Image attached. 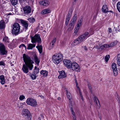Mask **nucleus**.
<instances>
[{
  "label": "nucleus",
  "instance_id": "1",
  "mask_svg": "<svg viewBox=\"0 0 120 120\" xmlns=\"http://www.w3.org/2000/svg\"><path fill=\"white\" fill-rule=\"evenodd\" d=\"M23 57L25 64L23 65L22 69L24 73H27L29 72L28 68L30 70H32L33 67V64L34 63L29 56L25 54H23Z\"/></svg>",
  "mask_w": 120,
  "mask_h": 120
},
{
  "label": "nucleus",
  "instance_id": "2",
  "mask_svg": "<svg viewBox=\"0 0 120 120\" xmlns=\"http://www.w3.org/2000/svg\"><path fill=\"white\" fill-rule=\"evenodd\" d=\"M52 58L54 63L55 64H58L62 60L63 56L62 54L59 53L53 55Z\"/></svg>",
  "mask_w": 120,
  "mask_h": 120
},
{
  "label": "nucleus",
  "instance_id": "3",
  "mask_svg": "<svg viewBox=\"0 0 120 120\" xmlns=\"http://www.w3.org/2000/svg\"><path fill=\"white\" fill-rule=\"evenodd\" d=\"M20 27L19 24L17 23H15L13 25L12 33L15 35H17L19 34Z\"/></svg>",
  "mask_w": 120,
  "mask_h": 120
},
{
  "label": "nucleus",
  "instance_id": "4",
  "mask_svg": "<svg viewBox=\"0 0 120 120\" xmlns=\"http://www.w3.org/2000/svg\"><path fill=\"white\" fill-rule=\"evenodd\" d=\"M22 114L25 118H27L29 120H31V115L30 111L27 109H23L22 111Z\"/></svg>",
  "mask_w": 120,
  "mask_h": 120
},
{
  "label": "nucleus",
  "instance_id": "5",
  "mask_svg": "<svg viewBox=\"0 0 120 120\" xmlns=\"http://www.w3.org/2000/svg\"><path fill=\"white\" fill-rule=\"evenodd\" d=\"M31 42L33 43L34 44L36 42L40 43L41 42V39L39 34H36L34 37L31 36Z\"/></svg>",
  "mask_w": 120,
  "mask_h": 120
},
{
  "label": "nucleus",
  "instance_id": "6",
  "mask_svg": "<svg viewBox=\"0 0 120 120\" xmlns=\"http://www.w3.org/2000/svg\"><path fill=\"white\" fill-rule=\"evenodd\" d=\"M26 103L27 104L33 106H35L37 105L36 101L32 98H28L26 100Z\"/></svg>",
  "mask_w": 120,
  "mask_h": 120
},
{
  "label": "nucleus",
  "instance_id": "7",
  "mask_svg": "<svg viewBox=\"0 0 120 120\" xmlns=\"http://www.w3.org/2000/svg\"><path fill=\"white\" fill-rule=\"evenodd\" d=\"M7 51L6 50L4 44L0 43V54L6 55L7 54Z\"/></svg>",
  "mask_w": 120,
  "mask_h": 120
},
{
  "label": "nucleus",
  "instance_id": "8",
  "mask_svg": "<svg viewBox=\"0 0 120 120\" xmlns=\"http://www.w3.org/2000/svg\"><path fill=\"white\" fill-rule=\"evenodd\" d=\"M71 68L73 71H77L80 69L79 65L76 63H73L71 64Z\"/></svg>",
  "mask_w": 120,
  "mask_h": 120
},
{
  "label": "nucleus",
  "instance_id": "9",
  "mask_svg": "<svg viewBox=\"0 0 120 120\" xmlns=\"http://www.w3.org/2000/svg\"><path fill=\"white\" fill-rule=\"evenodd\" d=\"M112 69L113 72L115 76L117 75L118 71L116 64L113 63L112 65Z\"/></svg>",
  "mask_w": 120,
  "mask_h": 120
},
{
  "label": "nucleus",
  "instance_id": "10",
  "mask_svg": "<svg viewBox=\"0 0 120 120\" xmlns=\"http://www.w3.org/2000/svg\"><path fill=\"white\" fill-rule=\"evenodd\" d=\"M63 62L65 66L67 67L68 68H71L72 63L70 61L66 59L63 61Z\"/></svg>",
  "mask_w": 120,
  "mask_h": 120
},
{
  "label": "nucleus",
  "instance_id": "11",
  "mask_svg": "<svg viewBox=\"0 0 120 120\" xmlns=\"http://www.w3.org/2000/svg\"><path fill=\"white\" fill-rule=\"evenodd\" d=\"M83 40L80 36L74 41L73 44L75 45H76L81 43Z\"/></svg>",
  "mask_w": 120,
  "mask_h": 120
},
{
  "label": "nucleus",
  "instance_id": "12",
  "mask_svg": "<svg viewBox=\"0 0 120 120\" xmlns=\"http://www.w3.org/2000/svg\"><path fill=\"white\" fill-rule=\"evenodd\" d=\"M20 22L22 24V25L24 28L26 30H27L28 29V24L27 21L21 19L20 20Z\"/></svg>",
  "mask_w": 120,
  "mask_h": 120
},
{
  "label": "nucleus",
  "instance_id": "13",
  "mask_svg": "<svg viewBox=\"0 0 120 120\" xmlns=\"http://www.w3.org/2000/svg\"><path fill=\"white\" fill-rule=\"evenodd\" d=\"M23 10L25 13L28 14L30 12L31 8L30 6H26L23 8Z\"/></svg>",
  "mask_w": 120,
  "mask_h": 120
},
{
  "label": "nucleus",
  "instance_id": "14",
  "mask_svg": "<svg viewBox=\"0 0 120 120\" xmlns=\"http://www.w3.org/2000/svg\"><path fill=\"white\" fill-rule=\"evenodd\" d=\"M56 41V38H54L51 41L50 44V46L49 47L48 49L50 50L52 49L54 46L55 44Z\"/></svg>",
  "mask_w": 120,
  "mask_h": 120
},
{
  "label": "nucleus",
  "instance_id": "15",
  "mask_svg": "<svg viewBox=\"0 0 120 120\" xmlns=\"http://www.w3.org/2000/svg\"><path fill=\"white\" fill-rule=\"evenodd\" d=\"M94 101L96 103V107L97 109H99L100 107V105L99 100L97 97L94 96Z\"/></svg>",
  "mask_w": 120,
  "mask_h": 120
},
{
  "label": "nucleus",
  "instance_id": "16",
  "mask_svg": "<svg viewBox=\"0 0 120 120\" xmlns=\"http://www.w3.org/2000/svg\"><path fill=\"white\" fill-rule=\"evenodd\" d=\"M77 19V14H75L74 15L72 19L71 20L70 22V23L69 24L70 25H71L74 26L76 20Z\"/></svg>",
  "mask_w": 120,
  "mask_h": 120
},
{
  "label": "nucleus",
  "instance_id": "17",
  "mask_svg": "<svg viewBox=\"0 0 120 120\" xmlns=\"http://www.w3.org/2000/svg\"><path fill=\"white\" fill-rule=\"evenodd\" d=\"M49 3V1L47 0L41 1L39 2V4L41 5L45 6H48Z\"/></svg>",
  "mask_w": 120,
  "mask_h": 120
},
{
  "label": "nucleus",
  "instance_id": "18",
  "mask_svg": "<svg viewBox=\"0 0 120 120\" xmlns=\"http://www.w3.org/2000/svg\"><path fill=\"white\" fill-rule=\"evenodd\" d=\"M60 75L58 76V78L59 79L64 78L67 76L66 75V74L64 71H60Z\"/></svg>",
  "mask_w": 120,
  "mask_h": 120
},
{
  "label": "nucleus",
  "instance_id": "19",
  "mask_svg": "<svg viewBox=\"0 0 120 120\" xmlns=\"http://www.w3.org/2000/svg\"><path fill=\"white\" fill-rule=\"evenodd\" d=\"M90 35L89 34V33L88 32H86L80 36L81 38L84 40L86 38L89 37Z\"/></svg>",
  "mask_w": 120,
  "mask_h": 120
},
{
  "label": "nucleus",
  "instance_id": "20",
  "mask_svg": "<svg viewBox=\"0 0 120 120\" xmlns=\"http://www.w3.org/2000/svg\"><path fill=\"white\" fill-rule=\"evenodd\" d=\"M40 74L42 75L43 77H45L47 76L48 72L46 70H42L40 71Z\"/></svg>",
  "mask_w": 120,
  "mask_h": 120
},
{
  "label": "nucleus",
  "instance_id": "21",
  "mask_svg": "<svg viewBox=\"0 0 120 120\" xmlns=\"http://www.w3.org/2000/svg\"><path fill=\"white\" fill-rule=\"evenodd\" d=\"M0 83L2 84L3 85L5 83V80L4 75H1L0 76Z\"/></svg>",
  "mask_w": 120,
  "mask_h": 120
},
{
  "label": "nucleus",
  "instance_id": "22",
  "mask_svg": "<svg viewBox=\"0 0 120 120\" xmlns=\"http://www.w3.org/2000/svg\"><path fill=\"white\" fill-rule=\"evenodd\" d=\"M51 11L49 9H46L42 10L41 12L42 14H45L50 13Z\"/></svg>",
  "mask_w": 120,
  "mask_h": 120
},
{
  "label": "nucleus",
  "instance_id": "23",
  "mask_svg": "<svg viewBox=\"0 0 120 120\" xmlns=\"http://www.w3.org/2000/svg\"><path fill=\"white\" fill-rule=\"evenodd\" d=\"M116 42L114 41L111 43L109 44H105V48L108 47H112L114 46L116 44Z\"/></svg>",
  "mask_w": 120,
  "mask_h": 120
},
{
  "label": "nucleus",
  "instance_id": "24",
  "mask_svg": "<svg viewBox=\"0 0 120 120\" xmlns=\"http://www.w3.org/2000/svg\"><path fill=\"white\" fill-rule=\"evenodd\" d=\"M35 46V44H29L28 46L27 49H32Z\"/></svg>",
  "mask_w": 120,
  "mask_h": 120
},
{
  "label": "nucleus",
  "instance_id": "25",
  "mask_svg": "<svg viewBox=\"0 0 120 120\" xmlns=\"http://www.w3.org/2000/svg\"><path fill=\"white\" fill-rule=\"evenodd\" d=\"M5 28L4 22L2 20L0 21V29H3Z\"/></svg>",
  "mask_w": 120,
  "mask_h": 120
},
{
  "label": "nucleus",
  "instance_id": "26",
  "mask_svg": "<svg viewBox=\"0 0 120 120\" xmlns=\"http://www.w3.org/2000/svg\"><path fill=\"white\" fill-rule=\"evenodd\" d=\"M116 60L117 64L120 66V53L117 55Z\"/></svg>",
  "mask_w": 120,
  "mask_h": 120
},
{
  "label": "nucleus",
  "instance_id": "27",
  "mask_svg": "<svg viewBox=\"0 0 120 120\" xmlns=\"http://www.w3.org/2000/svg\"><path fill=\"white\" fill-rule=\"evenodd\" d=\"M36 47L37 48L39 51V52L40 54L42 53V47L41 45H40L38 46H37Z\"/></svg>",
  "mask_w": 120,
  "mask_h": 120
},
{
  "label": "nucleus",
  "instance_id": "28",
  "mask_svg": "<svg viewBox=\"0 0 120 120\" xmlns=\"http://www.w3.org/2000/svg\"><path fill=\"white\" fill-rule=\"evenodd\" d=\"M34 57L35 63L38 65L40 62V60L38 59V57L36 55H34Z\"/></svg>",
  "mask_w": 120,
  "mask_h": 120
},
{
  "label": "nucleus",
  "instance_id": "29",
  "mask_svg": "<svg viewBox=\"0 0 120 120\" xmlns=\"http://www.w3.org/2000/svg\"><path fill=\"white\" fill-rule=\"evenodd\" d=\"M66 94L67 97L69 100H70L71 98V94L70 93L68 92V90H66Z\"/></svg>",
  "mask_w": 120,
  "mask_h": 120
},
{
  "label": "nucleus",
  "instance_id": "30",
  "mask_svg": "<svg viewBox=\"0 0 120 120\" xmlns=\"http://www.w3.org/2000/svg\"><path fill=\"white\" fill-rule=\"evenodd\" d=\"M72 14V12L71 11H69L68 12V13L67 15L66 19H68L69 20L70 19V18Z\"/></svg>",
  "mask_w": 120,
  "mask_h": 120
},
{
  "label": "nucleus",
  "instance_id": "31",
  "mask_svg": "<svg viewBox=\"0 0 120 120\" xmlns=\"http://www.w3.org/2000/svg\"><path fill=\"white\" fill-rule=\"evenodd\" d=\"M12 4L13 5H16L18 2L17 0H10Z\"/></svg>",
  "mask_w": 120,
  "mask_h": 120
},
{
  "label": "nucleus",
  "instance_id": "32",
  "mask_svg": "<svg viewBox=\"0 0 120 120\" xmlns=\"http://www.w3.org/2000/svg\"><path fill=\"white\" fill-rule=\"evenodd\" d=\"M89 34H90V35H91L94 34V31L92 28H90L89 30Z\"/></svg>",
  "mask_w": 120,
  "mask_h": 120
},
{
  "label": "nucleus",
  "instance_id": "33",
  "mask_svg": "<svg viewBox=\"0 0 120 120\" xmlns=\"http://www.w3.org/2000/svg\"><path fill=\"white\" fill-rule=\"evenodd\" d=\"M28 19L30 22L32 23H33L35 21V19L32 18H29Z\"/></svg>",
  "mask_w": 120,
  "mask_h": 120
},
{
  "label": "nucleus",
  "instance_id": "34",
  "mask_svg": "<svg viewBox=\"0 0 120 120\" xmlns=\"http://www.w3.org/2000/svg\"><path fill=\"white\" fill-rule=\"evenodd\" d=\"M9 39L8 37H6L3 38V40L4 41L8 43H9Z\"/></svg>",
  "mask_w": 120,
  "mask_h": 120
},
{
  "label": "nucleus",
  "instance_id": "35",
  "mask_svg": "<svg viewBox=\"0 0 120 120\" xmlns=\"http://www.w3.org/2000/svg\"><path fill=\"white\" fill-rule=\"evenodd\" d=\"M33 73L34 74H32L31 75V77L32 79L34 80L36 78L37 76L36 74H34V73Z\"/></svg>",
  "mask_w": 120,
  "mask_h": 120
},
{
  "label": "nucleus",
  "instance_id": "36",
  "mask_svg": "<svg viewBox=\"0 0 120 120\" xmlns=\"http://www.w3.org/2000/svg\"><path fill=\"white\" fill-rule=\"evenodd\" d=\"M117 9L118 11L120 12V2L118 3L117 4Z\"/></svg>",
  "mask_w": 120,
  "mask_h": 120
},
{
  "label": "nucleus",
  "instance_id": "37",
  "mask_svg": "<svg viewBox=\"0 0 120 120\" xmlns=\"http://www.w3.org/2000/svg\"><path fill=\"white\" fill-rule=\"evenodd\" d=\"M69 27L68 29V30L69 31L73 29L74 26H72L71 25H70L69 24Z\"/></svg>",
  "mask_w": 120,
  "mask_h": 120
},
{
  "label": "nucleus",
  "instance_id": "38",
  "mask_svg": "<svg viewBox=\"0 0 120 120\" xmlns=\"http://www.w3.org/2000/svg\"><path fill=\"white\" fill-rule=\"evenodd\" d=\"M110 55H107L105 56V62H107L110 58Z\"/></svg>",
  "mask_w": 120,
  "mask_h": 120
},
{
  "label": "nucleus",
  "instance_id": "39",
  "mask_svg": "<svg viewBox=\"0 0 120 120\" xmlns=\"http://www.w3.org/2000/svg\"><path fill=\"white\" fill-rule=\"evenodd\" d=\"M39 68H38L35 71H34V74H35L36 75L37 74H38V73H39Z\"/></svg>",
  "mask_w": 120,
  "mask_h": 120
},
{
  "label": "nucleus",
  "instance_id": "40",
  "mask_svg": "<svg viewBox=\"0 0 120 120\" xmlns=\"http://www.w3.org/2000/svg\"><path fill=\"white\" fill-rule=\"evenodd\" d=\"M120 26L119 25H118V26L117 28L114 27V28L115 29V30L116 31H119L120 30Z\"/></svg>",
  "mask_w": 120,
  "mask_h": 120
},
{
  "label": "nucleus",
  "instance_id": "41",
  "mask_svg": "<svg viewBox=\"0 0 120 120\" xmlns=\"http://www.w3.org/2000/svg\"><path fill=\"white\" fill-rule=\"evenodd\" d=\"M25 98V97L23 95H22L20 96L19 97V100L21 101L23 99H24Z\"/></svg>",
  "mask_w": 120,
  "mask_h": 120
},
{
  "label": "nucleus",
  "instance_id": "42",
  "mask_svg": "<svg viewBox=\"0 0 120 120\" xmlns=\"http://www.w3.org/2000/svg\"><path fill=\"white\" fill-rule=\"evenodd\" d=\"M88 88L89 89L91 93H92V88L90 84H88Z\"/></svg>",
  "mask_w": 120,
  "mask_h": 120
},
{
  "label": "nucleus",
  "instance_id": "43",
  "mask_svg": "<svg viewBox=\"0 0 120 120\" xmlns=\"http://www.w3.org/2000/svg\"><path fill=\"white\" fill-rule=\"evenodd\" d=\"M102 11L103 12L105 13V7L104 5L103 6L102 8Z\"/></svg>",
  "mask_w": 120,
  "mask_h": 120
},
{
  "label": "nucleus",
  "instance_id": "44",
  "mask_svg": "<svg viewBox=\"0 0 120 120\" xmlns=\"http://www.w3.org/2000/svg\"><path fill=\"white\" fill-rule=\"evenodd\" d=\"M108 34H110L112 32V30L111 29V28H108Z\"/></svg>",
  "mask_w": 120,
  "mask_h": 120
},
{
  "label": "nucleus",
  "instance_id": "45",
  "mask_svg": "<svg viewBox=\"0 0 120 120\" xmlns=\"http://www.w3.org/2000/svg\"><path fill=\"white\" fill-rule=\"evenodd\" d=\"M105 44H104L103 45L100 47L99 49L101 50L103 49L105 47Z\"/></svg>",
  "mask_w": 120,
  "mask_h": 120
},
{
  "label": "nucleus",
  "instance_id": "46",
  "mask_svg": "<svg viewBox=\"0 0 120 120\" xmlns=\"http://www.w3.org/2000/svg\"><path fill=\"white\" fill-rule=\"evenodd\" d=\"M69 20H70L69 19H66L65 24L66 26H67L68 25Z\"/></svg>",
  "mask_w": 120,
  "mask_h": 120
},
{
  "label": "nucleus",
  "instance_id": "47",
  "mask_svg": "<svg viewBox=\"0 0 120 120\" xmlns=\"http://www.w3.org/2000/svg\"><path fill=\"white\" fill-rule=\"evenodd\" d=\"M81 25L78 23L77 26L76 27V29L77 30V29L78 30L79 29V27L81 26Z\"/></svg>",
  "mask_w": 120,
  "mask_h": 120
},
{
  "label": "nucleus",
  "instance_id": "48",
  "mask_svg": "<svg viewBox=\"0 0 120 120\" xmlns=\"http://www.w3.org/2000/svg\"><path fill=\"white\" fill-rule=\"evenodd\" d=\"M82 22V19H81L79 20L78 23L81 25Z\"/></svg>",
  "mask_w": 120,
  "mask_h": 120
},
{
  "label": "nucleus",
  "instance_id": "49",
  "mask_svg": "<svg viewBox=\"0 0 120 120\" xmlns=\"http://www.w3.org/2000/svg\"><path fill=\"white\" fill-rule=\"evenodd\" d=\"M72 116L73 118L74 117H76L75 116V114L74 112H72Z\"/></svg>",
  "mask_w": 120,
  "mask_h": 120
},
{
  "label": "nucleus",
  "instance_id": "50",
  "mask_svg": "<svg viewBox=\"0 0 120 120\" xmlns=\"http://www.w3.org/2000/svg\"><path fill=\"white\" fill-rule=\"evenodd\" d=\"M21 46H23L25 48H26V46H25V45L23 44H22L21 45H20L19 46V48H20Z\"/></svg>",
  "mask_w": 120,
  "mask_h": 120
},
{
  "label": "nucleus",
  "instance_id": "51",
  "mask_svg": "<svg viewBox=\"0 0 120 120\" xmlns=\"http://www.w3.org/2000/svg\"><path fill=\"white\" fill-rule=\"evenodd\" d=\"M4 63L3 61H0V65H4Z\"/></svg>",
  "mask_w": 120,
  "mask_h": 120
},
{
  "label": "nucleus",
  "instance_id": "52",
  "mask_svg": "<svg viewBox=\"0 0 120 120\" xmlns=\"http://www.w3.org/2000/svg\"><path fill=\"white\" fill-rule=\"evenodd\" d=\"M106 7V5H105V8H105V13L109 12V11H108V8L107 7Z\"/></svg>",
  "mask_w": 120,
  "mask_h": 120
},
{
  "label": "nucleus",
  "instance_id": "53",
  "mask_svg": "<svg viewBox=\"0 0 120 120\" xmlns=\"http://www.w3.org/2000/svg\"><path fill=\"white\" fill-rule=\"evenodd\" d=\"M78 0H74L73 2V4H75L76 3L77 1Z\"/></svg>",
  "mask_w": 120,
  "mask_h": 120
},
{
  "label": "nucleus",
  "instance_id": "54",
  "mask_svg": "<svg viewBox=\"0 0 120 120\" xmlns=\"http://www.w3.org/2000/svg\"><path fill=\"white\" fill-rule=\"evenodd\" d=\"M84 48V49L86 51H87V48H86V46H84L83 47Z\"/></svg>",
  "mask_w": 120,
  "mask_h": 120
},
{
  "label": "nucleus",
  "instance_id": "55",
  "mask_svg": "<svg viewBox=\"0 0 120 120\" xmlns=\"http://www.w3.org/2000/svg\"><path fill=\"white\" fill-rule=\"evenodd\" d=\"M78 30L77 29V30L76 29V30H75V31L74 33H75V34H77V31Z\"/></svg>",
  "mask_w": 120,
  "mask_h": 120
},
{
  "label": "nucleus",
  "instance_id": "56",
  "mask_svg": "<svg viewBox=\"0 0 120 120\" xmlns=\"http://www.w3.org/2000/svg\"><path fill=\"white\" fill-rule=\"evenodd\" d=\"M79 89V93L80 96H81V95H82V93L80 91V90Z\"/></svg>",
  "mask_w": 120,
  "mask_h": 120
},
{
  "label": "nucleus",
  "instance_id": "57",
  "mask_svg": "<svg viewBox=\"0 0 120 120\" xmlns=\"http://www.w3.org/2000/svg\"><path fill=\"white\" fill-rule=\"evenodd\" d=\"M80 98H81V99H82V101L83 100V96L82 95H81V96H80Z\"/></svg>",
  "mask_w": 120,
  "mask_h": 120
},
{
  "label": "nucleus",
  "instance_id": "58",
  "mask_svg": "<svg viewBox=\"0 0 120 120\" xmlns=\"http://www.w3.org/2000/svg\"><path fill=\"white\" fill-rule=\"evenodd\" d=\"M37 68H37V67L36 66H35V68L34 71H35L37 69Z\"/></svg>",
  "mask_w": 120,
  "mask_h": 120
},
{
  "label": "nucleus",
  "instance_id": "59",
  "mask_svg": "<svg viewBox=\"0 0 120 120\" xmlns=\"http://www.w3.org/2000/svg\"><path fill=\"white\" fill-rule=\"evenodd\" d=\"M73 120H77L76 117H74L73 118Z\"/></svg>",
  "mask_w": 120,
  "mask_h": 120
},
{
  "label": "nucleus",
  "instance_id": "60",
  "mask_svg": "<svg viewBox=\"0 0 120 120\" xmlns=\"http://www.w3.org/2000/svg\"><path fill=\"white\" fill-rule=\"evenodd\" d=\"M117 98H118V100L119 101L118 102L120 103V98H119L118 97H117Z\"/></svg>",
  "mask_w": 120,
  "mask_h": 120
},
{
  "label": "nucleus",
  "instance_id": "61",
  "mask_svg": "<svg viewBox=\"0 0 120 120\" xmlns=\"http://www.w3.org/2000/svg\"><path fill=\"white\" fill-rule=\"evenodd\" d=\"M71 109V112H74L72 108H71V109Z\"/></svg>",
  "mask_w": 120,
  "mask_h": 120
},
{
  "label": "nucleus",
  "instance_id": "62",
  "mask_svg": "<svg viewBox=\"0 0 120 120\" xmlns=\"http://www.w3.org/2000/svg\"><path fill=\"white\" fill-rule=\"evenodd\" d=\"M76 86H77V88H79V87H77V86H78V83H77V82H76Z\"/></svg>",
  "mask_w": 120,
  "mask_h": 120
},
{
  "label": "nucleus",
  "instance_id": "63",
  "mask_svg": "<svg viewBox=\"0 0 120 120\" xmlns=\"http://www.w3.org/2000/svg\"><path fill=\"white\" fill-rule=\"evenodd\" d=\"M38 119L39 120H41V119L40 118V117H39L38 118Z\"/></svg>",
  "mask_w": 120,
  "mask_h": 120
},
{
  "label": "nucleus",
  "instance_id": "64",
  "mask_svg": "<svg viewBox=\"0 0 120 120\" xmlns=\"http://www.w3.org/2000/svg\"><path fill=\"white\" fill-rule=\"evenodd\" d=\"M11 13H10L8 14V15H11Z\"/></svg>",
  "mask_w": 120,
  "mask_h": 120
}]
</instances>
